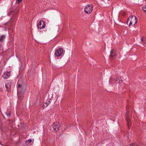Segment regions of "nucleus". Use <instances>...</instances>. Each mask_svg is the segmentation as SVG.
I'll use <instances>...</instances> for the list:
<instances>
[{
  "label": "nucleus",
  "mask_w": 146,
  "mask_h": 146,
  "mask_svg": "<svg viewBox=\"0 0 146 146\" xmlns=\"http://www.w3.org/2000/svg\"><path fill=\"white\" fill-rule=\"evenodd\" d=\"M137 18L134 15H132L129 17L127 19V24L129 25V26L133 24L134 25L137 22Z\"/></svg>",
  "instance_id": "nucleus-1"
},
{
  "label": "nucleus",
  "mask_w": 146,
  "mask_h": 146,
  "mask_svg": "<svg viewBox=\"0 0 146 146\" xmlns=\"http://www.w3.org/2000/svg\"><path fill=\"white\" fill-rule=\"evenodd\" d=\"M59 127V123L57 122H55L50 126V129L53 132H56L58 131Z\"/></svg>",
  "instance_id": "nucleus-2"
},
{
  "label": "nucleus",
  "mask_w": 146,
  "mask_h": 146,
  "mask_svg": "<svg viewBox=\"0 0 146 146\" xmlns=\"http://www.w3.org/2000/svg\"><path fill=\"white\" fill-rule=\"evenodd\" d=\"M93 10V7L91 5H86L84 8V11L86 14H89Z\"/></svg>",
  "instance_id": "nucleus-3"
},
{
  "label": "nucleus",
  "mask_w": 146,
  "mask_h": 146,
  "mask_svg": "<svg viewBox=\"0 0 146 146\" xmlns=\"http://www.w3.org/2000/svg\"><path fill=\"white\" fill-rule=\"evenodd\" d=\"M63 50L62 48H58L55 52V55L57 57H59L63 54Z\"/></svg>",
  "instance_id": "nucleus-4"
},
{
  "label": "nucleus",
  "mask_w": 146,
  "mask_h": 146,
  "mask_svg": "<svg viewBox=\"0 0 146 146\" xmlns=\"http://www.w3.org/2000/svg\"><path fill=\"white\" fill-rule=\"evenodd\" d=\"M45 24L44 22L42 21H40L38 25H37V27L38 29H44L45 28Z\"/></svg>",
  "instance_id": "nucleus-5"
},
{
  "label": "nucleus",
  "mask_w": 146,
  "mask_h": 146,
  "mask_svg": "<svg viewBox=\"0 0 146 146\" xmlns=\"http://www.w3.org/2000/svg\"><path fill=\"white\" fill-rule=\"evenodd\" d=\"M129 113V111H127L126 113V120L127 122V124L128 126V127L129 128H130L129 127V125L130 124V118L129 116H128V113Z\"/></svg>",
  "instance_id": "nucleus-6"
},
{
  "label": "nucleus",
  "mask_w": 146,
  "mask_h": 146,
  "mask_svg": "<svg viewBox=\"0 0 146 146\" xmlns=\"http://www.w3.org/2000/svg\"><path fill=\"white\" fill-rule=\"evenodd\" d=\"M10 72L9 71H7L5 72L3 75V78L4 79L8 78L10 75Z\"/></svg>",
  "instance_id": "nucleus-7"
},
{
  "label": "nucleus",
  "mask_w": 146,
  "mask_h": 146,
  "mask_svg": "<svg viewBox=\"0 0 146 146\" xmlns=\"http://www.w3.org/2000/svg\"><path fill=\"white\" fill-rule=\"evenodd\" d=\"M11 82L10 81H8L5 84V87L7 89V91H9L11 87Z\"/></svg>",
  "instance_id": "nucleus-8"
},
{
  "label": "nucleus",
  "mask_w": 146,
  "mask_h": 146,
  "mask_svg": "<svg viewBox=\"0 0 146 146\" xmlns=\"http://www.w3.org/2000/svg\"><path fill=\"white\" fill-rule=\"evenodd\" d=\"M51 102V100L50 98L48 99L46 101L45 103L43 105V107H46Z\"/></svg>",
  "instance_id": "nucleus-9"
},
{
  "label": "nucleus",
  "mask_w": 146,
  "mask_h": 146,
  "mask_svg": "<svg viewBox=\"0 0 146 146\" xmlns=\"http://www.w3.org/2000/svg\"><path fill=\"white\" fill-rule=\"evenodd\" d=\"M141 40L142 42V43L145 46L146 44V37H142L141 39Z\"/></svg>",
  "instance_id": "nucleus-10"
},
{
  "label": "nucleus",
  "mask_w": 146,
  "mask_h": 146,
  "mask_svg": "<svg viewBox=\"0 0 146 146\" xmlns=\"http://www.w3.org/2000/svg\"><path fill=\"white\" fill-rule=\"evenodd\" d=\"M115 56L116 55L114 50H112L111 52L110 57L112 58Z\"/></svg>",
  "instance_id": "nucleus-11"
},
{
  "label": "nucleus",
  "mask_w": 146,
  "mask_h": 146,
  "mask_svg": "<svg viewBox=\"0 0 146 146\" xmlns=\"http://www.w3.org/2000/svg\"><path fill=\"white\" fill-rule=\"evenodd\" d=\"M5 38V35H2L0 36V42H3Z\"/></svg>",
  "instance_id": "nucleus-12"
},
{
  "label": "nucleus",
  "mask_w": 146,
  "mask_h": 146,
  "mask_svg": "<svg viewBox=\"0 0 146 146\" xmlns=\"http://www.w3.org/2000/svg\"><path fill=\"white\" fill-rule=\"evenodd\" d=\"M117 81L119 83H121L122 82V81L121 77H119L117 79Z\"/></svg>",
  "instance_id": "nucleus-13"
},
{
  "label": "nucleus",
  "mask_w": 146,
  "mask_h": 146,
  "mask_svg": "<svg viewBox=\"0 0 146 146\" xmlns=\"http://www.w3.org/2000/svg\"><path fill=\"white\" fill-rule=\"evenodd\" d=\"M21 85L20 84H19L18 87L17 89V91L18 92H20L21 90Z\"/></svg>",
  "instance_id": "nucleus-14"
},
{
  "label": "nucleus",
  "mask_w": 146,
  "mask_h": 146,
  "mask_svg": "<svg viewBox=\"0 0 146 146\" xmlns=\"http://www.w3.org/2000/svg\"><path fill=\"white\" fill-rule=\"evenodd\" d=\"M32 142V140L31 139H29L28 140L26 141V143L27 144H29V143L31 142Z\"/></svg>",
  "instance_id": "nucleus-15"
},
{
  "label": "nucleus",
  "mask_w": 146,
  "mask_h": 146,
  "mask_svg": "<svg viewBox=\"0 0 146 146\" xmlns=\"http://www.w3.org/2000/svg\"><path fill=\"white\" fill-rule=\"evenodd\" d=\"M143 10L144 12L146 13V5L143 7Z\"/></svg>",
  "instance_id": "nucleus-16"
},
{
  "label": "nucleus",
  "mask_w": 146,
  "mask_h": 146,
  "mask_svg": "<svg viewBox=\"0 0 146 146\" xmlns=\"http://www.w3.org/2000/svg\"><path fill=\"white\" fill-rule=\"evenodd\" d=\"M130 146H137V145H136L135 143H132L130 145Z\"/></svg>",
  "instance_id": "nucleus-17"
},
{
  "label": "nucleus",
  "mask_w": 146,
  "mask_h": 146,
  "mask_svg": "<svg viewBox=\"0 0 146 146\" xmlns=\"http://www.w3.org/2000/svg\"><path fill=\"white\" fill-rule=\"evenodd\" d=\"M128 134H129V135L127 136V139H129V138L130 137V136L129 133H128Z\"/></svg>",
  "instance_id": "nucleus-18"
},
{
  "label": "nucleus",
  "mask_w": 146,
  "mask_h": 146,
  "mask_svg": "<svg viewBox=\"0 0 146 146\" xmlns=\"http://www.w3.org/2000/svg\"><path fill=\"white\" fill-rule=\"evenodd\" d=\"M6 114L7 115V116H10V113H6Z\"/></svg>",
  "instance_id": "nucleus-19"
},
{
  "label": "nucleus",
  "mask_w": 146,
  "mask_h": 146,
  "mask_svg": "<svg viewBox=\"0 0 146 146\" xmlns=\"http://www.w3.org/2000/svg\"><path fill=\"white\" fill-rule=\"evenodd\" d=\"M22 0H18L19 3H20Z\"/></svg>",
  "instance_id": "nucleus-20"
}]
</instances>
